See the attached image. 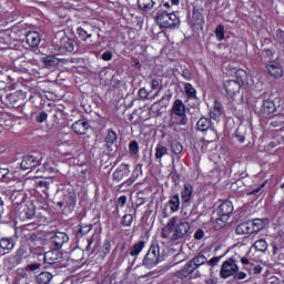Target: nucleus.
<instances>
[{"instance_id":"31","label":"nucleus","mask_w":284,"mask_h":284,"mask_svg":"<svg viewBox=\"0 0 284 284\" xmlns=\"http://www.w3.org/2000/svg\"><path fill=\"white\" fill-rule=\"evenodd\" d=\"M62 48L67 50V52H74V40L70 38L63 39Z\"/></svg>"},{"instance_id":"59","label":"nucleus","mask_w":284,"mask_h":284,"mask_svg":"<svg viewBox=\"0 0 284 284\" xmlns=\"http://www.w3.org/2000/svg\"><path fill=\"white\" fill-rule=\"evenodd\" d=\"M160 82L159 80H152L151 81V88L152 90H159Z\"/></svg>"},{"instance_id":"22","label":"nucleus","mask_w":284,"mask_h":284,"mask_svg":"<svg viewBox=\"0 0 284 284\" xmlns=\"http://www.w3.org/2000/svg\"><path fill=\"white\" fill-rule=\"evenodd\" d=\"M194 193V187L192 184H184V189L182 190L181 196L183 203H190L192 201V194Z\"/></svg>"},{"instance_id":"10","label":"nucleus","mask_w":284,"mask_h":284,"mask_svg":"<svg viewBox=\"0 0 284 284\" xmlns=\"http://www.w3.org/2000/svg\"><path fill=\"white\" fill-rule=\"evenodd\" d=\"M233 212H234V205H232V203L230 201H224L216 209L217 216H224L226 219H230V216H232Z\"/></svg>"},{"instance_id":"21","label":"nucleus","mask_w":284,"mask_h":284,"mask_svg":"<svg viewBox=\"0 0 284 284\" xmlns=\"http://www.w3.org/2000/svg\"><path fill=\"white\" fill-rule=\"evenodd\" d=\"M139 174H141V164H138L135 170L132 172L131 178H129L126 181L122 182L120 187H130L139 179Z\"/></svg>"},{"instance_id":"5","label":"nucleus","mask_w":284,"mask_h":284,"mask_svg":"<svg viewBox=\"0 0 284 284\" xmlns=\"http://www.w3.org/2000/svg\"><path fill=\"white\" fill-rule=\"evenodd\" d=\"M239 272V265L234 258L226 260L221 267L220 274L222 278H230V276H234Z\"/></svg>"},{"instance_id":"20","label":"nucleus","mask_w":284,"mask_h":284,"mask_svg":"<svg viewBox=\"0 0 284 284\" xmlns=\"http://www.w3.org/2000/svg\"><path fill=\"white\" fill-rule=\"evenodd\" d=\"M156 6L155 0H138V7L142 12H152Z\"/></svg>"},{"instance_id":"19","label":"nucleus","mask_w":284,"mask_h":284,"mask_svg":"<svg viewBox=\"0 0 284 284\" xmlns=\"http://www.w3.org/2000/svg\"><path fill=\"white\" fill-rule=\"evenodd\" d=\"M72 130L75 134H85L90 130V124L83 120H79L72 124Z\"/></svg>"},{"instance_id":"50","label":"nucleus","mask_w":284,"mask_h":284,"mask_svg":"<svg viewBox=\"0 0 284 284\" xmlns=\"http://www.w3.org/2000/svg\"><path fill=\"white\" fill-rule=\"evenodd\" d=\"M17 274H18L19 276H21V278H28V270H26V268H19V270L17 271Z\"/></svg>"},{"instance_id":"35","label":"nucleus","mask_w":284,"mask_h":284,"mask_svg":"<svg viewBox=\"0 0 284 284\" xmlns=\"http://www.w3.org/2000/svg\"><path fill=\"white\" fill-rule=\"evenodd\" d=\"M191 261L195 264V267L199 270L201 265H205V263H207V257H205V255H197L193 257Z\"/></svg>"},{"instance_id":"38","label":"nucleus","mask_w":284,"mask_h":284,"mask_svg":"<svg viewBox=\"0 0 284 284\" xmlns=\"http://www.w3.org/2000/svg\"><path fill=\"white\" fill-rule=\"evenodd\" d=\"M53 182L54 180L52 178H45L38 182V187H44V190H48Z\"/></svg>"},{"instance_id":"41","label":"nucleus","mask_w":284,"mask_h":284,"mask_svg":"<svg viewBox=\"0 0 284 284\" xmlns=\"http://www.w3.org/2000/svg\"><path fill=\"white\" fill-rule=\"evenodd\" d=\"M132 221H134V216H132V214H125L122 217L121 225H123V227H130V225H132Z\"/></svg>"},{"instance_id":"42","label":"nucleus","mask_w":284,"mask_h":284,"mask_svg":"<svg viewBox=\"0 0 284 284\" xmlns=\"http://www.w3.org/2000/svg\"><path fill=\"white\" fill-rule=\"evenodd\" d=\"M129 150L131 154H139V142L138 141H132L129 144Z\"/></svg>"},{"instance_id":"26","label":"nucleus","mask_w":284,"mask_h":284,"mask_svg":"<svg viewBox=\"0 0 284 284\" xmlns=\"http://www.w3.org/2000/svg\"><path fill=\"white\" fill-rule=\"evenodd\" d=\"M236 234L244 235V234H253L252 233V225L250 222L239 224L235 229Z\"/></svg>"},{"instance_id":"25","label":"nucleus","mask_w":284,"mask_h":284,"mask_svg":"<svg viewBox=\"0 0 284 284\" xmlns=\"http://www.w3.org/2000/svg\"><path fill=\"white\" fill-rule=\"evenodd\" d=\"M145 247V241H140L138 243H135L131 248H130V256H134L136 258V256H139V254H141V252H143V248Z\"/></svg>"},{"instance_id":"49","label":"nucleus","mask_w":284,"mask_h":284,"mask_svg":"<svg viewBox=\"0 0 284 284\" xmlns=\"http://www.w3.org/2000/svg\"><path fill=\"white\" fill-rule=\"evenodd\" d=\"M24 214H26L27 219H32V216H34V209L27 207V210H24Z\"/></svg>"},{"instance_id":"2","label":"nucleus","mask_w":284,"mask_h":284,"mask_svg":"<svg viewBox=\"0 0 284 284\" xmlns=\"http://www.w3.org/2000/svg\"><path fill=\"white\" fill-rule=\"evenodd\" d=\"M155 21L161 29L174 30L181 26V19L174 12H168L163 10V6H160L155 17Z\"/></svg>"},{"instance_id":"24","label":"nucleus","mask_w":284,"mask_h":284,"mask_svg":"<svg viewBox=\"0 0 284 284\" xmlns=\"http://www.w3.org/2000/svg\"><path fill=\"white\" fill-rule=\"evenodd\" d=\"M212 128V121L206 118H201L196 123V130L200 132H207Z\"/></svg>"},{"instance_id":"55","label":"nucleus","mask_w":284,"mask_h":284,"mask_svg":"<svg viewBox=\"0 0 284 284\" xmlns=\"http://www.w3.org/2000/svg\"><path fill=\"white\" fill-rule=\"evenodd\" d=\"M102 59H103V61H112V52L111 51H105L102 54Z\"/></svg>"},{"instance_id":"14","label":"nucleus","mask_w":284,"mask_h":284,"mask_svg":"<svg viewBox=\"0 0 284 284\" xmlns=\"http://www.w3.org/2000/svg\"><path fill=\"white\" fill-rule=\"evenodd\" d=\"M224 88L230 97H234L241 92V82H237L236 80H229L224 83Z\"/></svg>"},{"instance_id":"15","label":"nucleus","mask_w":284,"mask_h":284,"mask_svg":"<svg viewBox=\"0 0 284 284\" xmlns=\"http://www.w3.org/2000/svg\"><path fill=\"white\" fill-rule=\"evenodd\" d=\"M270 225V220L267 219H254L251 223V231L253 234H257L261 230H265Z\"/></svg>"},{"instance_id":"61","label":"nucleus","mask_w":284,"mask_h":284,"mask_svg":"<svg viewBox=\"0 0 284 284\" xmlns=\"http://www.w3.org/2000/svg\"><path fill=\"white\" fill-rule=\"evenodd\" d=\"M29 241H31V243H37V241H40V240H39V236H37V234L32 233L29 236Z\"/></svg>"},{"instance_id":"63","label":"nucleus","mask_w":284,"mask_h":284,"mask_svg":"<svg viewBox=\"0 0 284 284\" xmlns=\"http://www.w3.org/2000/svg\"><path fill=\"white\" fill-rule=\"evenodd\" d=\"M277 39H280V41H284V31L283 30H277Z\"/></svg>"},{"instance_id":"12","label":"nucleus","mask_w":284,"mask_h":284,"mask_svg":"<svg viewBox=\"0 0 284 284\" xmlns=\"http://www.w3.org/2000/svg\"><path fill=\"white\" fill-rule=\"evenodd\" d=\"M119 139V135H116V132H114L113 130H109L105 139H104V143H105V148L109 150V152H114V150H116V141Z\"/></svg>"},{"instance_id":"53","label":"nucleus","mask_w":284,"mask_h":284,"mask_svg":"<svg viewBox=\"0 0 284 284\" xmlns=\"http://www.w3.org/2000/svg\"><path fill=\"white\" fill-rule=\"evenodd\" d=\"M182 77L186 79V81H190L192 79V72L190 70L185 69L182 71Z\"/></svg>"},{"instance_id":"29","label":"nucleus","mask_w":284,"mask_h":284,"mask_svg":"<svg viewBox=\"0 0 284 284\" xmlns=\"http://www.w3.org/2000/svg\"><path fill=\"white\" fill-rule=\"evenodd\" d=\"M169 206L171 212H179V207L181 206V200L179 199V194L173 195L169 201Z\"/></svg>"},{"instance_id":"57","label":"nucleus","mask_w":284,"mask_h":284,"mask_svg":"<svg viewBox=\"0 0 284 284\" xmlns=\"http://www.w3.org/2000/svg\"><path fill=\"white\" fill-rule=\"evenodd\" d=\"M111 247H112V244L110 243V241H105L103 244L104 254H108Z\"/></svg>"},{"instance_id":"11","label":"nucleus","mask_w":284,"mask_h":284,"mask_svg":"<svg viewBox=\"0 0 284 284\" xmlns=\"http://www.w3.org/2000/svg\"><path fill=\"white\" fill-rule=\"evenodd\" d=\"M196 265L191 261H189L185 266L175 272L174 275L176 276V278H187L190 276V274H193L194 272H196Z\"/></svg>"},{"instance_id":"30","label":"nucleus","mask_w":284,"mask_h":284,"mask_svg":"<svg viewBox=\"0 0 284 284\" xmlns=\"http://www.w3.org/2000/svg\"><path fill=\"white\" fill-rule=\"evenodd\" d=\"M42 62L44 63V65H47V68H54L59 65V59L54 55H47L45 58H43Z\"/></svg>"},{"instance_id":"18","label":"nucleus","mask_w":284,"mask_h":284,"mask_svg":"<svg viewBox=\"0 0 284 284\" xmlns=\"http://www.w3.org/2000/svg\"><path fill=\"white\" fill-rule=\"evenodd\" d=\"M26 39H27V43L31 48H37V45L41 43V36L37 31H30L29 33H27Z\"/></svg>"},{"instance_id":"58","label":"nucleus","mask_w":284,"mask_h":284,"mask_svg":"<svg viewBox=\"0 0 284 284\" xmlns=\"http://www.w3.org/2000/svg\"><path fill=\"white\" fill-rule=\"evenodd\" d=\"M94 236L95 235H92L89 241H88V245H87V250L88 252H90V250H92V243H94Z\"/></svg>"},{"instance_id":"43","label":"nucleus","mask_w":284,"mask_h":284,"mask_svg":"<svg viewBox=\"0 0 284 284\" xmlns=\"http://www.w3.org/2000/svg\"><path fill=\"white\" fill-rule=\"evenodd\" d=\"M27 272H37V270H41V263H31L26 266Z\"/></svg>"},{"instance_id":"39","label":"nucleus","mask_w":284,"mask_h":284,"mask_svg":"<svg viewBox=\"0 0 284 284\" xmlns=\"http://www.w3.org/2000/svg\"><path fill=\"white\" fill-rule=\"evenodd\" d=\"M215 37L219 41H223V39H225V27H223V24L216 27Z\"/></svg>"},{"instance_id":"52","label":"nucleus","mask_w":284,"mask_h":284,"mask_svg":"<svg viewBox=\"0 0 284 284\" xmlns=\"http://www.w3.org/2000/svg\"><path fill=\"white\" fill-rule=\"evenodd\" d=\"M203 236H205V232H203V230H197L194 234V239H196V241H201V239H203Z\"/></svg>"},{"instance_id":"36","label":"nucleus","mask_w":284,"mask_h":284,"mask_svg":"<svg viewBox=\"0 0 284 284\" xmlns=\"http://www.w3.org/2000/svg\"><path fill=\"white\" fill-rule=\"evenodd\" d=\"M254 247L255 250H257V252H265L267 250V242L263 239L257 240L254 243Z\"/></svg>"},{"instance_id":"44","label":"nucleus","mask_w":284,"mask_h":284,"mask_svg":"<svg viewBox=\"0 0 284 284\" xmlns=\"http://www.w3.org/2000/svg\"><path fill=\"white\" fill-rule=\"evenodd\" d=\"M78 34L81 37L84 41L85 39H90L92 37V33H88L84 29L80 28L78 29Z\"/></svg>"},{"instance_id":"60","label":"nucleus","mask_w":284,"mask_h":284,"mask_svg":"<svg viewBox=\"0 0 284 284\" xmlns=\"http://www.w3.org/2000/svg\"><path fill=\"white\" fill-rule=\"evenodd\" d=\"M74 203H77V200L72 195H69L67 197V205H72Z\"/></svg>"},{"instance_id":"6","label":"nucleus","mask_w":284,"mask_h":284,"mask_svg":"<svg viewBox=\"0 0 284 284\" xmlns=\"http://www.w3.org/2000/svg\"><path fill=\"white\" fill-rule=\"evenodd\" d=\"M63 261V253L59 248L44 253V265H59Z\"/></svg>"},{"instance_id":"23","label":"nucleus","mask_w":284,"mask_h":284,"mask_svg":"<svg viewBox=\"0 0 284 284\" xmlns=\"http://www.w3.org/2000/svg\"><path fill=\"white\" fill-rule=\"evenodd\" d=\"M54 278V275L50 272H41L36 276V283L38 284H50V281Z\"/></svg>"},{"instance_id":"4","label":"nucleus","mask_w":284,"mask_h":284,"mask_svg":"<svg viewBox=\"0 0 284 284\" xmlns=\"http://www.w3.org/2000/svg\"><path fill=\"white\" fill-rule=\"evenodd\" d=\"M171 112L172 114H175V116H179L176 122L178 125H187V114L185 113V104H183V101L175 100Z\"/></svg>"},{"instance_id":"45","label":"nucleus","mask_w":284,"mask_h":284,"mask_svg":"<svg viewBox=\"0 0 284 284\" xmlns=\"http://www.w3.org/2000/svg\"><path fill=\"white\" fill-rule=\"evenodd\" d=\"M138 95L140 99H148V97H150V92H148L145 88H141L138 92Z\"/></svg>"},{"instance_id":"34","label":"nucleus","mask_w":284,"mask_h":284,"mask_svg":"<svg viewBox=\"0 0 284 284\" xmlns=\"http://www.w3.org/2000/svg\"><path fill=\"white\" fill-rule=\"evenodd\" d=\"M168 154V148H165L163 144H158L155 148V159H163Z\"/></svg>"},{"instance_id":"54","label":"nucleus","mask_w":284,"mask_h":284,"mask_svg":"<svg viewBox=\"0 0 284 284\" xmlns=\"http://www.w3.org/2000/svg\"><path fill=\"white\" fill-rule=\"evenodd\" d=\"M125 203H128V197L125 195L120 196L118 200V205H120V207H123Z\"/></svg>"},{"instance_id":"3","label":"nucleus","mask_w":284,"mask_h":284,"mask_svg":"<svg viewBox=\"0 0 284 284\" xmlns=\"http://www.w3.org/2000/svg\"><path fill=\"white\" fill-rule=\"evenodd\" d=\"M160 256L161 253L159 244H152L142 261L143 267H146V270H152V267H156V264L160 261Z\"/></svg>"},{"instance_id":"48","label":"nucleus","mask_w":284,"mask_h":284,"mask_svg":"<svg viewBox=\"0 0 284 284\" xmlns=\"http://www.w3.org/2000/svg\"><path fill=\"white\" fill-rule=\"evenodd\" d=\"M91 230H92V225H85V226H81L79 232L80 234H88Z\"/></svg>"},{"instance_id":"32","label":"nucleus","mask_w":284,"mask_h":284,"mask_svg":"<svg viewBox=\"0 0 284 284\" xmlns=\"http://www.w3.org/2000/svg\"><path fill=\"white\" fill-rule=\"evenodd\" d=\"M221 114H223V109L221 108L220 103L215 102V105L213 106V109L210 112V116H211V119H219V116H221Z\"/></svg>"},{"instance_id":"51","label":"nucleus","mask_w":284,"mask_h":284,"mask_svg":"<svg viewBox=\"0 0 284 284\" xmlns=\"http://www.w3.org/2000/svg\"><path fill=\"white\" fill-rule=\"evenodd\" d=\"M9 173L10 171L8 169L0 168V181H3Z\"/></svg>"},{"instance_id":"28","label":"nucleus","mask_w":284,"mask_h":284,"mask_svg":"<svg viewBox=\"0 0 284 284\" xmlns=\"http://www.w3.org/2000/svg\"><path fill=\"white\" fill-rule=\"evenodd\" d=\"M0 247L1 250H7L10 252V250H14V240L9 237H2L0 240Z\"/></svg>"},{"instance_id":"47","label":"nucleus","mask_w":284,"mask_h":284,"mask_svg":"<svg viewBox=\"0 0 284 284\" xmlns=\"http://www.w3.org/2000/svg\"><path fill=\"white\" fill-rule=\"evenodd\" d=\"M234 278H236V281H243L244 278H247V274L245 272H239L235 273Z\"/></svg>"},{"instance_id":"46","label":"nucleus","mask_w":284,"mask_h":284,"mask_svg":"<svg viewBox=\"0 0 284 284\" xmlns=\"http://www.w3.org/2000/svg\"><path fill=\"white\" fill-rule=\"evenodd\" d=\"M48 120V113L41 112L39 116L37 118L38 123H43V121Z\"/></svg>"},{"instance_id":"16","label":"nucleus","mask_w":284,"mask_h":284,"mask_svg":"<svg viewBox=\"0 0 284 284\" xmlns=\"http://www.w3.org/2000/svg\"><path fill=\"white\" fill-rule=\"evenodd\" d=\"M189 21L191 26L196 28V26H203L205 20L203 18V13L199 9L193 8V12Z\"/></svg>"},{"instance_id":"9","label":"nucleus","mask_w":284,"mask_h":284,"mask_svg":"<svg viewBox=\"0 0 284 284\" xmlns=\"http://www.w3.org/2000/svg\"><path fill=\"white\" fill-rule=\"evenodd\" d=\"M39 165H41L39 159H37L34 155H26L22 159L20 168L21 170H32L34 168H39Z\"/></svg>"},{"instance_id":"33","label":"nucleus","mask_w":284,"mask_h":284,"mask_svg":"<svg viewBox=\"0 0 284 284\" xmlns=\"http://www.w3.org/2000/svg\"><path fill=\"white\" fill-rule=\"evenodd\" d=\"M235 77L240 85H242L243 83H247V72H245V70H237L235 72Z\"/></svg>"},{"instance_id":"8","label":"nucleus","mask_w":284,"mask_h":284,"mask_svg":"<svg viewBox=\"0 0 284 284\" xmlns=\"http://www.w3.org/2000/svg\"><path fill=\"white\" fill-rule=\"evenodd\" d=\"M130 176V165L121 164L114 172H113V181L116 183H121V181H125Z\"/></svg>"},{"instance_id":"40","label":"nucleus","mask_w":284,"mask_h":284,"mask_svg":"<svg viewBox=\"0 0 284 284\" xmlns=\"http://www.w3.org/2000/svg\"><path fill=\"white\" fill-rule=\"evenodd\" d=\"M171 150L173 154H181V152H183V144H181L180 142L173 141L171 143Z\"/></svg>"},{"instance_id":"27","label":"nucleus","mask_w":284,"mask_h":284,"mask_svg":"<svg viewBox=\"0 0 284 284\" xmlns=\"http://www.w3.org/2000/svg\"><path fill=\"white\" fill-rule=\"evenodd\" d=\"M217 216L219 217L215 219V221L213 222V227L214 230H223V227L227 225V222L230 221V219L223 215H217Z\"/></svg>"},{"instance_id":"37","label":"nucleus","mask_w":284,"mask_h":284,"mask_svg":"<svg viewBox=\"0 0 284 284\" xmlns=\"http://www.w3.org/2000/svg\"><path fill=\"white\" fill-rule=\"evenodd\" d=\"M184 90L190 99H196V89H194V87H192V84L186 83L184 85Z\"/></svg>"},{"instance_id":"56","label":"nucleus","mask_w":284,"mask_h":284,"mask_svg":"<svg viewBox=\"0 0 284 284\" xmlns=\"http://www.w3.org/2000/svg\"><path fill=\"white\" fill-rule=\"evenodd\" d=\"M219 261H221V257H212L207 263L211 267H214L215 265H219Z\"/></svg>"},{"instance_id":"17","label":"nucleus","mask_w":284,"mask_h":284,"mask_svg":"<svg viewBox=\"0 0 284 284\" xmlns=\"http://www.w3.org/2000/svg\"><path fill=\"white\" fill-rule=\"evenodd\" d=\"M271 77L274 79H281L283 77V67L278 64V62H271L270 64L266 65Z\"/></svg>"},{"instance_id":"13","label":"nucleus","mask_w":284,"mask_h":284,"mask_svg":"<svg viewBox=\"0 0 284 284\" xmlns=\"http://www.w3.org/2000/svg\"><path fill=\"white\" fill-rule=\"evenodd\" d=\"M274 112H276V105L274 102L265 100L260 109L261 116L267 119V116H271V114H274Z\"/></svg>"},{"instance_id":"62","label":"nucleus","mask_w":284,"mask_h":284,"mask_svg":"<svg viewBox=\"0 0 284 284\" xmlns=\"http://www.w3.org/2000/svg\"><path fill=\"white\" fill-rule=\"evenodd\" d=\"M253 272L254 274H261V272H263V267H261V265H256L253 267Z\"/></svg>"},{"instance_id":"64","label":"nucleus","mask_w":284,"mask_h":284,"mask_svg":"<svg viewBox=\"0 0 284 284\" xmlns=\"http://www.w3.org/2000/svg\"><path fill=\"white\" fill-rule=\"evenodd\" d=\"M206 284H217L219 282L215 278H207L205 280Z\"/></svg>"},{"instance_id":"1","label":"nucleus","mask_w":284,"mask_h":284,"mask_svg":"<svg viewBox=\"0 0 284 284\" xmlns=\"http://www.w3.org/2000/svg\"><path fill=\"white\" fill-rule=\"evenodd\" d=\"M191 227L190 222L185 219L181 220L179 216H173L169 220L165 227L162 229V239H170L173 232L171 241H181V239H185L190 234Z\"/></svg>"},{"instance_id":"7","label":"nucleus","mask_w":284,"mask_h":284,"mask_svg":"<svg viewBox=\"0 0 284 284\" xmlns=\"http://www.w3.org/2000/svg\"><path fill=\"white\" fill-rule=\"evenodd\" d=\"M70 241L68 234L63 232H55L54 235L51 237V245L55 250H61L65 243Z\"/></svg>"}]
</instances>
